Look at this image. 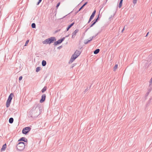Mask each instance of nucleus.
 <instances>
[{"mask_svg":"<svg viewBox=\"0 0 152 152\" xmlns=\"http://www.w3.org/2000/svg\"><path fill=\"white\" fill-rule=\"evenodd\" d=\"M25 143L23 142H19L17 146V149L19 151L23 150L25 148Z\"/></svg>","mask_w":152,"mask_h":152,"instance_id":"obj_3","label":"nucleus"},{"mask_svg":"<svg viewBox=\"0 0 152 152\" xmlns=\"http://www.w3.org/2000/svg\"><path fill=\"white\" fill-rule=\"evenodd\" d=\"M14 119L12 118H10L9 119V122L10 124H12L13 122Z\"/></svg>","mask_w":152,"mask_h":152,"instance_id":"obj_20","label":"nucleus"},{"mask_svg":"<svg viewBox=\"0 0 152 152\" xmlns=\"http://www.w3.org/2000/svg\"><path fill=\"white\" fill-rule=\"evenodd\" d=\"M56 40V39L55 37H51L48 38L42 42L43 44H50Z\"/></svg>","mask_w":152,"mask_h":152,"instance_id":"obj_2","label":"nucleus"},{"mask_svg":"<svg viewBox=\"0 0 152 152\" xmlns=\"http://www.w3.org/2000/svg\"><path fill=\"white\" fill-rule=\"evenodd\" d=\"M13 95V94L12 93H11L8 97V98L7 100V101L11 102V100L12 99V96Z\"/></svg>","mask_w":152,"mask_h":152,"instance_id":"obj_10","label":"nucleus"},{"mask_svg":"<svg viewBox=\"0 0 152 152\" xmlns=\"http://www.w3.org/2000/svg\"><path fill=\"white\" fill-rule=\"evenodd\" d=\"M60 2H59L58 3H57V4L56 6V9H57L58 8V7L60 5Z\"/></svg>","mask_w":152,"mask_h":152,"instance_id":"obj_27","label":"nucleus"},{"mask_svg":"<svg viewBox=\"0 0 152 152\" xmlns=\"http://www.w3.org/2000/svg\"><path fill=\"white\" fill-rule=\"evenodd\" d=\"M99 18H99V14L98 15V17L96 19H97V20H99Z\"/></svg>","mask_w":152,"mask_h":152,"instance_id":"obj_36","label":"nucleus"},{"mask_svg":"<svg viewBox=\"0 0 152 152\" xmlns=\"http://www.w3.org/2000/svg\"><path fill=\"white\" fill-rule=\"evenodd\" d=\"M97 34H97L95 36H93L92 37H91L93 39V38H94L97 36Z\"/></svg>","mask_w":152,"mask_h":152,"instance_id":"obj_37","label":"nucleus"},{"mask_svg":"<svg viewBox=\"0 0 152 152\" xmlns=\"http://www.w3.org/2000/svg\"><path fill=\"white\" fill-rule=\"evenodd\" d=\"M41 107V104H38L34 105L31 112V117L34 118L38 115L39 110Z\"/></svg>","mask_w":152,"mask_h":152,"instance_id":"obj_1","label":"nucleus"},{"mask_svg":"<svg viewBox=\"0 0 152 152\" xmlns=\"http://www.w3.org/2000/svg\"><path fill=\"white\" fill-rule=\"evenodd\" d=\"M91 23H92L90 25V26H89V28H91V27H92L95 23L94 22H93V21H92Z\"/></svg>","mask_w":152,"mask_h":152,"instance_id":"obj_26","label":"nucleus"},{"mask_svg":"<svg viewBox=\"0 0 152 152\" xmlns=\"http://www.w3.org/2000/svg\"><path fill=\"white\" fill-rule=\"evenodd\" d=\"M98 20H97V19H95L93 21H92L94 23H96L97 21Z\"/></svg>","mask_w":152,"mask_h":152,"instance_id":"obj_30","label":"nucleus"},{"mask_svg":"<svg viewBox=\"0 0 152 152\" xmlns=\"http://www.w3.org/2000/svg\"><path fill=\"white\" fill-rule=\"evenodd\" d=\"M42 1V0H39L37 2V5H39L40 4V3Z\"/></svg>","mask_w":152,"mask_h":152,"instance_id":"obj_31","label":"nucleus"},{"mask_svg":"<svg viewBox=\"0 0 152 152\" xmlns=\"http://www.w3.org/2000/svg\"><path fill=\"white\" fill-rule=\"evenodd\" d=\"M62 47V46H60L58 47L57 48V49H60Z\"/></svg>","mask_w":152,"mask_h":152,"instance_id":"obj_34","label":"nucleus"},{"mask_svg":"<svg viewBox=\"0 0 152 152\" xmlns=\"http://www.w3.org/2000/svg\"><path fill=\"white\" fill-rule=\"evenodd\" d=\"M11 102L7 101V102L6 103V106L7 107H8L10 106V104L11 103Z\"/></svg>","mask_w":152,"mask_h":152,"instance_id":"obj_16","label":"nucleus"},{"mask_svg":"<svg viewBox=\"0 0 152 152\" xmlns=\"http://www.w3.org/2000/svg\"><path fill=\"white\" fill-rule=\"evenodd\" d=\"M22 79V77H20L19 80L20 81Z\"/></svg>","mask_w":152,"mask_h":152,"instance_id":"obj_35","label":"nucleus"},{"mask_svg":"<svg viewBox=\"0 0 152 152\" xmlns=\"http://www.w3.org/2000/svg\"><path fill=\"white\" fill-rule=\"evenodd\" d=\"M79 31V29H76L72 33V39H74L75 38L77 33Z\"/></svg>","mask_w":152,"mask_h":152,"instance_id":"obj_8","label":"nucleus"},{"mask_svg":"<svg viewBox=\"0 0 152 152\" xmlns=\"http://www.w3.org/2000/svg\"><path fill=\"white\" fill-rule=\"evenodd\" d=\"M74 24L75 23L73 22L71 24H70L69 25L67 28H66V31H68L69 30V29L74 25Z\"/></svg>","mask_w":152,"mask_h":152,"instance_id":"obj_11","label":"nucleus"},{"mask_svg":"<svg viewBox=\"0 0 152 152\" xmlns=\"http://www.w3.org/2000/svg\"><path fill=\"white\" fill-rule=\"evenodd\" d=\"M69 36V35H67L65 37H65H68Z\"/></svg>","mask_w":152,"mask_h":152,"instance_id":"obj_47","label":"nucleus"},{"mask_svg":"<svg viewBox=\"0 0 152 152\" xmlns=\"http://www.w3.org/2000/svg\"><path fill=\"white\" fill-rule=\"evenodd\" d=\"M81 53V52L80 51L76 50L75 51V53L74 54H75V55H76L78 57V56H79L80 55Z\"/></svg>","mask_w":152,"mask_h":152,"instance_id":"obj_13","label":"nucleus"},{"mask_svg":"<svg viewBox=\"0 0 152 152\" xmlns=\"http://www.w3.org/2000/svg\"><path fill=\"white\" fill-rule=\"evenodd\" d=\"M60 30H61L60 29H58V30H57L56 31H55V33H56L57 32H59Z\"/></svg>","mask_w":152,"mask_h":152,"instance_id":"obj_38","label":"nucleus"},{"mask_svg":"<svg viewBox=\"0 0 152 152\" xmlns=\"http://www.w3.org/2000/svg\"><path fill=\"white\" fill-rule=\"evenodd\" d=\"M137 0H133V3L134 4H135L137 3Z\"/></svg>","mask_w":152,"mask_h":152,"instance_id":"obj_33","label":"nucleus"},{"mask_svg":"<svg viewBox=\"0 0 152 152\" xmlns=\"http://www.w3.org/2000/svg\"><path fill=\"white\" fill-rule=\"evenodd\" d=\"M90 28H89H89H87L86 30V32L87 31V30H88V29Z\"/></svg>","mask_w":152,"mask_h":152,"instance_id":"obj_45","label":"nucleus"},{"mask_svg":"<svg viewBox=\"0 0 152 152\" xmlns=\"http://www.w3.org/2000/svg\"><path fill=\"white\" fill-rule=\"evenodd\" d=\"M31 26L33 28H35L36 27V25L34 23H32Z\"/></svg>","mask_w":152,"mask_h":152,"instance_id":"obj_23","label":"nucleus"},{"mask_svg":"<svg viewBox=\"0 0 152 152\" xmlns=\"http://www.w3.org/2000/svg\"><path fill=\"white\" fill-rule=\"evenodd\" d=\"M46 64L47 63L44 60L42 61V64L43 66H45L46 65Z\"/></svg>","mask_w":152,"mask_h":152,"instance_id":"obj_18","label":"nucleus"},{"mask_svg":"<svg viewBox=\"0 0 152 152\" xmlns=\"http://www.w3.org/2000/svg\"><path fill=\"white\" fill-rule=\"evenodd\" d=\"M29 42V40H27L24 46H26Z\"/></svg>","mask_w":152,"mask_h":152,"instance_id":"obj_28","label":"nucleus"},{"mask_svg":"<svg viewBox=\"0 0 152 152\" xmlns=\"http://www.w3.org/2000/svg\"><path fill=\"white\" fill-rule=\"evenodd\" d=\"M80 11H79V10H78V11H77V12H76L75 13V14H77Z\"/></svg>","mask_w":152,"mask_h":152,"instance_id":"obj_41","label":"nucleus"},{"mask_svg":"<svg viewBox=\"0 0 152 152\" xmlns=\"http://www.w3.org/2000/svg\"><path fill=\"white\" fill-rule=\"evenodd\" d=\"M80 11H79V10H78V11H77V12H76L75 13V14H77Z\"/></svg>","mask_w":152,"mask_h":152,"instance_id":"obj_42","label":"nucleus"},{"mask_svg":"<svg viewBox=\"0 0 152 152\" xmlns=\"http://www.w3.org/2000/svg\"><path fill=\"white\" fill-rule=\"evenodd\" d=\"M65 39V37H63V38L58 39L57 41H56L54 42V46H56L59 44L61 43L63 41H64Z\"/></svg>","mask_w":152,"mask_h":152,"instance_id":"obj_5","label":"nucleus"},{"mask_svg":"<svg viewBox=\"0 0 152 152\" xmlns=\"http://www.w3.org/2000/svg\"><path fill=\"white\" fill-rule=\"evenodd\" d=\"M112 17V16L111 15L110 17L109 18V19H110Z\"/></svg>","mask_w":152,"mask_h":152,"instance_id":"obj_46","label":"nucleus"},{"mask_svg":"<svg viewBox=\"0 0 152 152\" xmlns=\"http://www.w3.org/2000/svg\"><path fill=\"white\" fill-rule=\"evenodd\" d=\"M41 67H38L36 68V72H38L40 70Z\"/></svg>","mask_w":152,"mask_h":152,"instance_id":"obj_25","label":"nucleus"},{"mask_svg":"<svg viewBox=\"0 0 152 152\" xmlns=\"http://www.w3.org/2000/svg\"><path fill=\"white\" fill-rule=\"evenodd\" d=\"M31 129V128L29 127H25L23 129L22 133L26 134L30 131Z\"/></svg>","mask_w":152,"mask_h":152,"instance_id":"obj_4","label":"nucleus"},{"mask_svg":"<svg viewBox=\"0 0 152 152\" xmlns=\"http://www.w3.org/2000/svg\"><path fill=\"white\" fill-rule=\"evenodd\" d=\"M90 39H89V40L90 41V42H91V41L93 39L91 37H90Z\"/></svg>","mask_w":152,"mask_h":152,"instance_id":"obj_39","label":"nucleus"},{"mask_svg":"<svg viewBox=\"0 0 152 152\" xmlns=\"http://www.w3.org/2000/svg\"><path fill=\"white\" fill-rule=\"evenodd\" d=\"M7 147V145L6 144H5L3 145L2 146V148L1 149V151H4L5 149Z\"/></svg>","mask_w":152,"mask_h":152,"instance_id":"obj_14","label":"nucleus"},{"mask_svg":"<svg viewBox=\"0 0 152 152\" xmlns=\"http://www.w3.org/2000/svg\"><path fill=\"white\" fill-rule=\"evenodd\" d=\"M87 2H85V3L79 9V11H80L87 4Z\"/></svg>","mask_w":152,"mask_h":152,"instance_id":"obj_17","label":"nucleus"},{"mask_svg":"<svg viewBox=\"0 0 152 152\" xmlns=\"http://www.w3.org/2000/svg\"><path fill=\"white\" fill-rule=\"evenodd\" d=\"M123 0H120L118 5V7L119 8H121L122 4L123 1Z\"/></svg>","mask_w":152,"mask_h":152,"instance_id":"obj_19","label":"nucleus"},{"mask_svg":"<svg viewBox=\"0 0 152 152\" xmlns=\"http://www.w3.org/2000/svg\"><path fill=\"white\" fill-rule=\"evenodd\" d=\"M149 57H151V55H149Z\"/></svg>","mask_w":152,"mask_h":152,"instance_id":"obj_49","label":"nucleus"},{"mask_svg":"<svg viewBox=\"0 0 152 152\" xmlns=\"http://www.w3.org/2000/svg\"><path fill=\"white\" fill-rule=\"evenodd\" d=\"M46 98V95L45 94H43L41 97V98L39 102L41 103H42L44 102L45 99Z\"/></svg>","mask_w":152,"mask_h":152,"instance_id":"obj_9","label":"nucleus"},{"mask_svg":"<svg viewBox=\"0 0 152 152\" xmlns=\"http://www.w3.org/2000/svg\"><path fill=\"white\" fill-rule=\"evenodd\" d=\"M77 57V56L75 55V54H74L72 56L70 61L69 62V63H71L73 62V61H74L76 58Z\"/></svg>","mask_w":152,"mask_h":152,"instance_id":"obj_7","label":"nucleus"},{"mask_svg":"<svg viewBox=\"0 0 152 152\" xmlns=\"http://www.w3.org/2000/svg\"><path fill=\"white\" fill-rule=\"evenodd\" d=\"M118 65L117 64H115L114 66V67H113V70L114 71H115L116 70V69L117 68H118Z\"/></svg>","mask_w":152,"mask_h":152,"instance_id":"obj_24","label":"nucleus"},{"mask_svg":"<svg viewBox=\"0 0 152 152\" xmlns=\"http://www.w3.org/2000/svg\"><path fill=\"white\" fill-rule=\"evenodd\" d=\"M96 12V10H94L93 12V13H92L90 17V18H89V20L88 22V23H89L91 20L94 17L95 13Z\"/></svg>","mask_w":152,"mask_h":152,"instance_id":"obj_6","label":"nucleus"},{"mask_svg":"<svg viewBox=\"0 0 152 152\" xmlns=\"http://www.w3.org/2000/svg\"><path fill=\"white\" fill-rule=\"evenodd\" d=\"M98 20H97V19H95L93 21H92L94 23H96L97 21Z\"/></svg>","mask_w":152,"mask_h":152,"instance_id":"obj_29","label":"nucleus"},{"mask_svg":"<svg viewBox=\"0 0 152 152\" xmlns=\"http://www.w3.org/2000/svg\"><path fill=\"white\" fill-rule=\"evenodd\" d=\"M149 32H148L147 33L146 35V36H145V37H147V36L148 35V34H149Z\"/></svg>","mask_w":152,"mask_h":152,"instance_id":"obj_43","label":"nucleus"},{"mask_svg":"<svg viewBox=\"0 0 152 152\" xmlns=\"http://www.w3.org/2000/svg\"><path fill=\"white\" fill-rule=\"evenodd\" d=\"M80 11H79V10H78V11H77V12H76L75 13V14H77Z\"/></svg>","mask_w":152,"mask_h":152,"instance_id":"obj_40","label":"nucleus"},{"mask_svg":"<svg viewBox=\"0 0 152 152\" xmlns=\"http://www.w3.org/2000/svg\"><path fill=\"white\" fill-rule=\"evenodd\" d=\"M47 89V87L46 86H45L43 88L42 90V93H44L45 91Z\"/></svg>","mask_w":152,"mask_h":152,"instance_id":"obj_21","label":"nucleus"},{"mask_svg":"<svg viewBox=\"0 0 152 152\" xmlns=\"http://www.w3.org/2000/svg\"><path fill=\"white\" fill-rule=\"evenodd\" d=\"M76 63L73 64L72 65V66H71V68H72L74 66H75L76 65Z\"/></svg>","mask_w":152,"mask_h":152,"instance_id":"obj_32","label":"nucleus"},{"mask_svg":"<svg viewBox=\"0 0 152 152\" xmlns=\"http://www.w3.org/2000/svg\"><path fill=\"white\" fill-rule=\"evenodd\" d=\"M89 42H90V41L89 40L86 39V40H84V43L85 44H87Z\"/></svg>","mask_w":152,"mask_h":152,"instance_id":"obj_22","label":"nucleus"},{"mask_svg":"<svg viewBox=\"0 0 152 152\" xmlns=\"http://www.w3.org/2000/svg\"><path fill=\"white\" fill-rule=\"evenodd\" d=\"M23 141L25 142H27L28 140L27 139L24 137H22L20 138L19 140L18 141Z\"/></svg>","mask_w":152,"mask_h":152,"instance_id":"obj_12","label":"nucleus"},{"mask_svg":"<svg viewBox=\"0 0 152 152\" xmlns=\"http://www.w3.org/2000/svg\"><path fill=\"white\" fill-rule=\"evenodd\" d=\"M88 88H87V89H86L85 90V92H86L88 91Z\"/></svg>","mask_w":152,"mask_h":152,"instance_id":"obj_44","label":"nucleus"},{"mask_svg":"<svg viewBox=\"0 0 152 152\" xmlns=\"http://www.w3.org/2000/svg\"><path fill=\"white\" fill-rule=\"evenodd\" d=\"M124 27L123 28V29L122 30V32H123V31H124Z\"/></svg>","mask_w":152,"mask_h":152,"instance_id":"obj_48","label":"nucleus"},{"mask_svg":"<svg viewBox=\"0 0 152 152\" xmlns=\"http://www.w3.org/2000/svg\"><path fill=\"white\" fill-rule=\"evenodd\" d=\"M100 51V49H97L95 50L94 52V53L95 54H98Z\"/></svg>","mask_w":152,"mask_h":152,"instance_id":"obj_15","label":"nucleus"}]
</instances>
